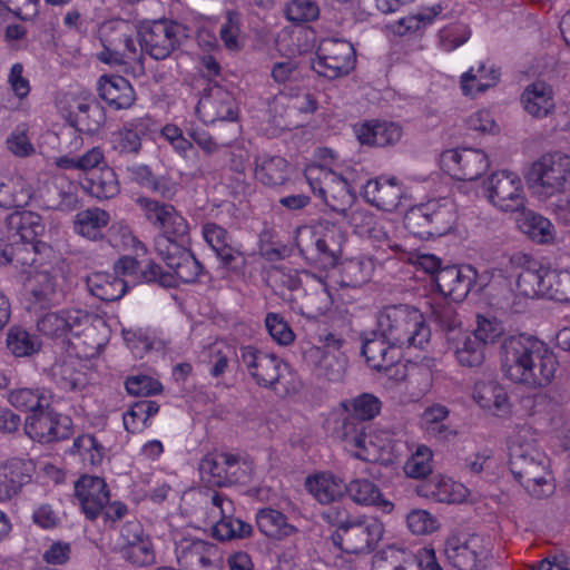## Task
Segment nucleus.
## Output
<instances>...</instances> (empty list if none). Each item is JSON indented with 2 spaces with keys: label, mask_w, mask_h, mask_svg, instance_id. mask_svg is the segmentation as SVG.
Segmentation results:
<instances>
[{
  "label": "nucleus",
  "mask_w": 570,
  "mask_h": 570,
  "mask_svg": "<svg viewBox=\"0 0 570 570\" xmlns=\"http://www.w3.org/2000/svg\"><path fill=\"white\" fill-rule=\"evenodd\" d=\"M509 466L514 479L532 497L541 499L553 492L549 458L538 448L535 433L530 425L517 426L511 435Z\"/></svg>",
  "instance_id": "nucleus-1"
},
{
  "label": "nucleus",
  "mask_w": 570,
  "mask_h": 570,
  "mask_svg": "<svg viewBox=\"0 0 570 570\" xmlns=\"http://www.w3.org/2000/svg\"><path fill=\"white\" fill-rule=\"evenodd\" d=\"M374 330L375 335L400 350H424L431 338V328L423 314L406 304L387 305L380 309Z\"/></svg>",
  "instance_id": "nucleus-2"
},
{
  "label": "nucleus",
  "mask_w": 570,
  "mask_h": 570,
  "mask_svg": "<svg viewBox=\"0 0 570 570\" xmlns=\"http://www.w3.org/2000/svg\"><path fill=\"white\" fill-rule=\"evenodd\" d=\"M322 515L325 521L336 527L332 541L346 553L371 552L384 533L383 523L376 518L351 515L340 505L331 507Z\"/></svg>",
  "instance_id": "nucleus-3"
},
{
  "label": "nucleus",
  "mask_w": 570,
  "mask_h": 570,
  "mask_svg": "<svg viewBox=\"0 0 570 570\" xmlns=\"http://www.w3.org/2000/svg\"><path fill=\"white\" fill-rule=\"evenodd\" d=\"M157 254L168 269L149 261L145 268V283H155L161 287H176L178 281L194 283L205 274L203 264L183 244L160 238L157 243Z\"/></svg>",
  "instance_id": "nucleus-4"
},
{
  "label": "nucleus",
  "mask_w": 570,
  "mask_h": 570,
  "mask_svg": "<svg viewBox=\"0 0 570 570\" xmlns=\"http://www.w3.org/2000/svg\"><path fill=\"white\" fill-rule=\"evenodd\" d=\"M527 178L530 188L539 196L561 193L570 178V156L560 151L542 155L532 164Z\"/></svg>",
  "instance_id": "nucleus-5"
},
{
  "label": "nucleus",
  "mask_w": 570,
  "mask_h": 570,
  "mask_svg": "<svg viewBox=\"0 0 570 570\" xmlns=\"http://www.w3.org/2000/svg\"><path fill=\"white\" fill-rule=\"evenodd\" d=\"M355 49L345 39L326 38L321 40L312 68L320 76L336 79L350 73L355 66Z\"/></svg>",
  "instance_id": "nucleus-6"
},
{
  "label": "nucleus",
  "mask_w": 570,
  "mask_h": 570,
  "mask_svg": "<svg viewBox=\"0 0 570 570\" xmlns=\"http://www.w3.org/2000/svg\"><path fill=\"white\" fill-rule=\"evenodd\" d=\"M238 361L261 387L275 390L287 364L276 354L253 345L239 347Z\"/></svg>",
  "instance_id": "nucleus-7"
},
{
  "label": "nucleus",
  "mask_w": 570,
  "mask_h": 570,
  "mask_svg": "<svg viewBox=\"0 0 570 570\" xmlns=\"http://www.w3.org/2000/svg\"><path fill=\"white\" fill-rule=\"evenodd\" d=\"M343 235L335 225H327L325 233L308 226L297 229L296 245L301 253H312L314 258L325 267H334L337 263Z\"/></svg>",
  "instance_id": "nucleus-8"
},
{
  "label": "nucleus",
  "mask_w": 570,
  "mask_h": 570,
  "mask_svg": "<svg viewBox=\"0 0 570 570\" xmlns=\"http://www.w3.org/2000/svg\"><path fill=\"white\" fill-rule=\"evenodd\" d=\"M448 561L458 570H480L484 567L488 550L478 534H451L444 543Z\"/></svg>",
  "instance_id": "nucleus-9"
},
{
  "label": "nucleus",
  "mask_w": 570,
  "mask_h": 570,
  "mask_svg": "<svg viewBox=\"0 0 570 570\" xmlns=\"http://www.w3.org/2000/svg\"><path fill=\"white\" fill-rule=\"evenodd\" d=\"M145 217L160 232L155 238V250L160 238L180 243L188 235L187 220L168 203L145 198Z\"/></svg>",
  "instance_id": "nucleus-10"
},
{
  "label": "nucleus",
  "mask_w": 570,
  "mask_h": 570,
  "mask_svg": "<svg viewBox=\"0 0 570 570\" xmlns=\"http://www.w3.org/2000/svg\"><path fill=\"white\" fill-rule=\"evenodd\" d=\"M489 200L502 212H517L524 207L521 178L507 170L494 173L485 183Z\"/></svg>",
  "instance_id": "nucleus-11"
},
{
  "label": "nucleus",
  "mask_w": 570,
  "mask_h": 570,
  "mask_svg": "<svg viewBox=\"0 0 570 570\" xmlns=\"http://www.w3.org/2000/svg\"><path fill=\"white\" fill-rule=\"evenodd\" d=\"M361 423L350 419L334 429V434L354 456L363 461H376L387 440H374Z\"/></svg>",
  "instance_id": "nucleus-12"
},
{
  "label": "nucleus",
  "mask_w": 570,
  "mask_h": 570,
  "mask_svg": "<svg viewBox=\"0 0 570 570\" xmlns=\"http://www.w3.org/2000/svg\"><path fill=\"white\" fill-rule=\"evenodd\" d=\"M441 166L459 180H475L484 174L489 166L487 154L481 149H449L441 154Z\"/></svg>",
  "instance_id": "nucleus-13"
},
{
  "label": "nucleus",
  "mask_w": 570,
  "mask_h": 570,
  "mask_svg": "<svg viewBox=\"0 0 570 570\" xmlns=\"http://www.w3.org/2000/svg\"><path fill=\"white\" fill-rule=\"evenodd\" d=\"M24 431L30 439L40 443L65 440L71 434V420L56 413L49 405L47 409L28 414Z\"/></svg>",
  "instance_id": "nucleus-14"
},
{
  "label": "nucleus",
  "mask_w": 570,
  "mask_h": 570,
  "mask_svg": "<svg viewBox=\"0 0 570 570\" xmlns=\"http://www.w3.org/2000/svg\"><path fill=\"white\" fill-rule=\"evenodd\" d=\"M196 114L207 125L216 121H233L237 118L233 96L216 82H207L203 88L196 106Z\"/></svg>",
  "instance_id": "nucleus-15"
},
{
  "label": "nucleus",
  "mask_w": 570,
  "mask_h": 570,
  "mask_svg": "<svg viewBox=\"0 0 570 570\" xmlns=\"http://www.w3.org/2000/svg\"><path fill=\"white\" fill-rule=\"evenodd\" d=\"M185 37L184 27L170 20L145 22V52L156 60L165 59Z\"/></svg>",
  "instance_id": "nucleus-16"
},
{
  "label": "nucleus",
  "mask_w": 570,
  "mask_h": 570,
  "mask_svg": "<svg viewBox=\"0 0 570 570\" xmlns=\"http://www.w3.org/2000/svg\"><path fill=\"white\" fill-rule=\"evenodd\" d=\"M535 337L520 334L505 337L500 347L501 370L503 375L515 384H522L527 363Z\"/></svg>",
  "instance_id": "nucleus-17"
},
{
  "label": "nucleus",
  "mask_w": 570,
  "mask_h": 570,
  "mask_svg": "<svg viewBox=\"0 0 570 570\" xmlns=\"http://www.w3.org/2000/svg\"><path fill=\"white\" fill-rule=\"evenodd\" d=\"M178 563L189 570H219L220 556L216 544L196 539L183 538L176 543Z\"/></svg>",
  "instance_id": "nucleus-18"
},
{
  "label": "nucleus",
  "mask_w": 570,
  "mask_h": 570,
  "mask_svg": "<svg viewBox=\"0 0 570 570\" xmlns=\"http://www.w3.org/2000/svg\"><path fill=\"white\" fill-rule=\"evenodd\" d=\"M90 315L79 308L60 309L48 312L37 321L38 331L47 337H66L68 334L73 336L88 326Z\"/></svg>",
  "instance_id": "nucleus-19"
},
{
  "label": "nucleus",
  "mask_w": 570,
  "mask_h": 570,
  "mask_svg": "<svg viewBox=\"0 0 570 570\" xmlns=\"http://www.w3.org/2000/svg\"><path fill=\"white\" fill-rule=\"evenodd\" d=\"M557 367L558 361L553 352L546 343L535 338L521 385L529 389L544 387L551 383Z\"/></svg>",
  "instance_id": "nucleus-20"
},
{
  "label": "nucleus",
  "mask_w": 570,
  "mask_h": 570,
  "mask_svg": "<svg viewBox=\"0 0 570 570\" xmlns=\"http://www.w3.org/2000/svg\"><path fill=\"white\" fill-rule=\"evenodd\" d=\"M202 234L224 268L236 272L244 267L245 258L242 252L233 246L232 236L224 227L216 223H206L203 225Z\"/></svg>",
  "instance_id": "nucleus-21"
},
{
  "label": "nucleus",
  "mask_w": 570,
  "mask_h": 570,
  "mask_svg": "<svg viewBox=\"0 0 570 570\" xmlns=\"http://www.w3.org/2000/svg\"><path fill=\"white\" fill-rule=\"evenodd\" d=\"M476 275V269L471 265L446 266L438 272L435 284L442 295L454 302H461L471 291Z\"/></svg>",
  "instance_id": "nucleus-22"
},
{
  "label": "nucleus",
  "mask_w": 570,
  "mask_h": 570,
  "mask_svg": "<svg viewBox=\"0 0 570 570\" xmlns=\"http://www.w3.org/2000/svg\"><path fill=\"white\" fill-rule=\"evenodd\" d=\"M46 225L42 217L33 212L16 210L6 219V234L0 233V242H41Z\"/></svg>",
  "instance_id": "nucleus-23"
},
{
  "label": "nucleus",
  "mask_w": 570,
  "mask_h": 570,
  "mask_svg": "<svg viewBox=\"0 0 570 570\" xmlns=\"http://www.w3.org/2000/svg\"><path fill=\"white\" fill-rule=\"evenodd\" d=\"M76 498L88 519H96L109 502V490L105 480L95 475H82L75 484Z\"/></svg>",
  "instance_id": "nucleus-24"
},
{
  "label": "nucleus",
  "mask_w": 570,
  "mask_h": 570,
  "mask_svg": "<svg viewBox=\"0 0 570 570\" xmlns=\"http://www.w3.org/2000/svg\"><path fill=\"white\" fill-rule=\"evenodd\" d=\"M8 245L3 249V257L16 267H20L23 273H37V268L41 266L42 256L51 253V247L45 242H7Z\"/></svg>",
  "instance_id": "nucleus-25"
},
{
  "label": "nucleus",
  "mask_w": 570,
  "mask_h": 570,
  "mask_svg": "<svg viewBox=\"0 0 570 570\" xmlns=\"http://www.w3.org/2000/svg\"><path fill=\"white\" fill-rule=\"evenodd\" d=\"M362 189L366 202L385 212L397 209L403 195V188L394 177L366 179Z\"/></svg>",
  "instance_id": "nucleus-26"
},
{
  "label": "nucleus",
  "mask_w": 570,
  "mask_h": 570,
  "mask_svg": "<svg viewBox=\"0 0 570 570\" xmlns=\"http://www.w3.org/2000/svg\"><path fill=\"white\" fill-rule=\"evenodd\" d=\"M354 132L361 145L385 147L396 144L402 135V127L392 121L371 120L354 126Z\"/></svg>",
  "instance_id": "nucleus-27"
},
{
  "label": "nucleus",
  "mask_w": 570,
  "mask_h": 570,
  "mask_svg": "<svg viewBox=\"0 0 570 570\" xmlns=\"http://www.w3.org/2000/svg\"><path fill=\"white\" fill-rule=\"evenodd\" d=\"M308 358L313 363V372L317 379L332 383L343 381L347 357L342 351L309 350Z\"/></svg>",
  "instance_id": "nucleus-28"
},
{
  "label": "nucleus",
  "mask_w": 570,
  "mask_h": 570,
  "mask_svg": "<svg viewBox=\"0 0 570 570\" xmlns=\"http://www.w3.org/2000/svg\"><path fill=\"white\" fill-rule=\"evenodd\" d=\"M520 101L523 109L537 119L550 116L556 109L552 87L540 80L531 82L524 88Z\"/></svg>",
  "instance_id": "nucleus-29"
},
{
  "label": "nucleus",
  "mask_w": 570,
  "mask_h": 570,
  "mask_svg": "<svg viewBox=\"0 0 570 570\" xmlns=\"http://www.w3.org/2000/svg\"><path fill=\"white\" fill-rule=\"evenodd\" d=\"M313 173L314 170L312 169L306 174L313 193L318 195L333 212L346 216L347 207L354 202L356 193L347 186L338 184L337 179L334 183L325 180L327 185L325 188L322 186L320 178L313 177Z\"/></svg>",
  "instance_id": "nucleus-30"
},
{
  "label": "nucleus",
  "mask_w": 570,
  "mask_h": 570,
  "mask_svg": "<svg viewBox=\"0 0 570 570\" xmlns=\"http://www.w3.org/2000/svg\"><path fill=\"white\" fill-rule=\"evenodd\" d=\"M97 90L99 97L116 110L129 108L136 99L130 82L118 75H102L97 82Z\"/></svg>",
  "instance_id": "nucleus-31"
},
{
  "label": "nucleus",
  "mask_w": 570,
  "mask_h": 570,
  "mask_svg": "<svg viewBox=\"0 0 570 570\" xmlns=\"http://www.w3.org/2000/svg\"><path fill=\"white\" fill-rule=\"evenodd\" d=\"M362 355L370 367L376 371H389L400 358V348L387 344L382 337L375 335V330L366 336L362 344Z\"/></svg>",
  "instance_id": "nucleus-32"
},
{
  "label": "nucleus",
  "mask_w": 570,
  "mask_h": 570,
  "mask_svg": "<svg viewBox=\"0 0 570 570\" xmlns=\"http://www.w3.org/2000/svg\"><path fill=\"white\" fill-rule=\"evenodd\" d=\"M305 487L321 504L335 503L346 494L344 480L332 472H321L308 476Z\"/></svg>",
  "instance_id": "nucleus-33"
},
{
  "label": "nucleus",
  "mask_w": 570,
  "mask_h": 570,
  "mask_svg": "<svg viewBox=\"0 0 570 570\" xmlns=\"http://www.w3.org/2000/svg\"><path fill=\"white\" fill-rule=\"evenodd\" d=\"M31 480L29 465L18 459L0 464V503L17 497Z\"/></svg>",
  "instance_id": "nucleus-34"
},
{
  "label": "nucleus",
  "mask_w": 570,
  "mask_h": 570,
  "mask_svg": "<svg viewBox=\"0 0 570 570\" xmlns=\"http://www.w3.org/2000/svg\"><path fill=\"white\" fill-rule=\"evenodd\" d=\"M117 29L120 31L119 43L114 45L104 42V49L97 53V58L107 65H121L125 58H134L136 55V43L142 48V35L137 30L136 37L127 33L129 24L125 21L117 22Z\"/></svg>",
  "instance_id": "nucleus-35"
},
{
  "label": "nucleus",
  "mask_w": 570,
  "mask_h": 570,
  "mask_svg": "<svg viewBox=\"0 0 570 570\" xmlns=\"http://www.w3.org/2000/svg\"><path fill=\"white\" fill-rule=\"evenodd\" d=\"M473 400L494 415L504 416L510 413L511 405L508 393L497 381L476 382L473 389Z\"/></svg>",
  "instance_id": "nucleus-36"
},
{
  "label": "nucleus",
  "mask_w": 570,
  "mask_h": 570,
  "mask_svg": "<svg viewBox=\"0 0 570 570\" xmlns=\"http://www.w3.org/2000/svg\"><path fill=\"white\" fill-rule=\"evenodd\" d=\"M421 551H412L395 546H387L377 551L372 559V570H419Z\"/></svg>",
  "instance_id": "nucleus-37"
},
{
  "label": "nucleus",
  "mask_w": 570,
  "mask_h": 570,
  "mask_svg": "<svg viewBox=\"0 0 570 570\" xmlns=\"http://www.w3.org/2000/svg\"><path fill=\"white\" fill-rule=\"evenodd\" d=\"M79 185L85 193L99 200L112 198L120 190L117 175L109 166L88 173Z\"/></svg>",
  "instance_id": "nucleus-38"
},
{
  "label": "nucleus",
  "mask_w": 570,
  "mask_h": 570,
  "mask_svg": "<svg viewBox=\"0 0 570 570\" xmlns=\"http://www.w3.org/2000/svg\"><path fill=\"white\" fill-rule=\"evenodd\" d=\"M346 494L358 505H373L384 513L393 511L394 504L383 498L381 489L367 479H354L345 483Z\"/></svg>",
  "instance_id": "nucleus-39"
},
{
  "label": "nucleus",
  "mask_w": 570,
  "mask_h": 570,
  "mask_svg": "<svg viewBox=\"0 0 570 570\" xmlns=\"http://www.w3.org/2000/svg\"><path fill=\"white\" fill-rule=\"evenodd\" d=\"M72 116L78 131L90 135L98 132L106 122L105 109L94 98L76 100Z\"/></svg>",
  "instance_id": "nucleus-40"
},
{
  "label": "nucleus",
  "mask_w": 570,
  "mask_h": 570,
  "mask_svg": "<svg viewBox=\"0 0 570 570\" xmlns=\"http://www.w3.org/2000/svg\"><path fill=\"white\" fill-rule=\"evenodd\" d=\"M345 414L342 416L336 425L344 423L350 419H354L364 428H370L368 421L373 420L382 407V402L379 397L370 393H362L351 400L342 402Z\"/></svg>",
  "instance_id": "nucleus-41"
},
{
  "label": "nucleus",
  "mask_w": 570,
  "mask_h": 570,
  "mask_svg": "<svg viewBox=\"0 0 570 570\" xmlns=\"http://www.w3.org/2000/svg\"><path fill=\"white\" fill-rule=\"evenodd\" d=\"M462 491V484H456L452 479L442 475H434L416 488L420 497L442 503L459 502L463 497Z\"/></svg>",
  "instance_id": "nucleus-42"
},
{
  "label": "nucleus",
  "mask_w": 570,
  "mask_h": 570,
  "mask_svg": "<svg viewBox=\"0 0 570 570\" xmlns=\"http://www.w3.org/2000/svg\"><path fill=\"white\" fill-rule=\"evenodd\" d=\"M86 285L92 296L104 302H114L124 296L127 282L115 274L97 272L86 278Z\"/></svg>",
  "instance_id": "nucleus-43"
},
{
  "label": "nucleus",
  "mask_w": 570,
  "mask_h": 570,
  "mask_svg": "<svg viewBox=\"0 0 570 570\" xmlns=\"http://www.w3.org/2000/svg\"><path fill=\"white\" fill-rule=\"evenodd\" d=\"M458 363L464 367H479L485 361V347L475 335L459 333L451 343Z\"/></svg>",
  "instance_id": "nucleus-44"
},
{
  "label": "nucleus",
  "mask_w": 570,
  "mask_h": 570,
  "mask_svg": "<svg viewBox=\"0 0 570 570\" xmlns=\"http://www.w3.org/2000/svg\"><path fill=\"white\" fill-rule=\"evenodd\" d=\"M374 268V261L367 256L345 259L340 265L336 283L341 287H358L370 281Z\"/></svg>",
  "instance_id": "nucleus-45"
},
{
  "label": "nucleus",
  "mask_w": 570,
  "mask_h": 570,
  "mask_svg": "<svg viewBox=\"0 0 570 570\" xmlns=\"http://www.w3.org/2000/svg\"><path fill=\"white\" fill-rule=\"evenodd\" d=\"M255 177L263 185L276 187L284 185L289 176L286 159L279 156H258L255 159Z\"/></svg>",
  "instance_id": "nucleus-46"
},
{
  "label": "nucleus",
  "mask_w": 570,
  "mask_h": 570,
  "mask_svg": "<svg viewBox=\"0 0 570 570\" xmlns=\"http://www.w3.org/2000/svg\"><path fill=\"white\" fill-rule=\"evenodd\" d=\"M430 237L442 236L451 230L455 222L454 205L446 198L431 199L425 203Z\"/></svg>",
  "instance_id": "nucleus-47"
},
{
  "label": "nucleus",
  "mask_w": 570,
  "mask_h": 570,
  "mask_svg": "<svg viewBox=\"0 0 570 570\" xmlns=\"http://www.w3.org/2000/svg\"><path fill=\"white\" fill-rule=\"evenodd\" d=\"M51 399V392L45 387H21L9 394L10 404L29 414L47 409Z\"/></svg>",
  "instance_id": "nucleus-48"
},
{
  "label": "nucleus",
  "mask_w": 570,
  "mask_h": 570,
  "mask_svg": "<svg viewBox=\"0 0 570 570\" xmlns=\"http://www.w3.org/2000/svg\"><path fill=\"white\" fill-rule=\"evenodd\" d=\"M109 222L110 215L105 209L88 208L76 215L75 230L85 238L97 240L102 237V230Z\"/></svg>",
  "instance_id": "nucleus-49"
},
{
  "label": "nucleus",
  "mask_w": 570,
  "mask_h": 570,
  "mask_svg": "<svg viewBox=\"0 0 570 570\" xmlns=\"http://www.w3.org/2000/svg\"><path fill=\"white\" fill-rule=\"evenodd\" d=\"M256 524L265 535L282 540L296 532V528L287 523V518L278 510L261 509L256 514Z\"/></svg>",
  "instance_id": "nucleus-50"
},
{
  "label": "nucleus",
  "mask_w": 570,
  "mask_h": 570,
  "mask_svg": "<svg viewBox=\"0 0 570 570\" xmlns=\"http://www.w3.org/2000/svg\"><path fill=\"white\" fill-rule=\"evenodd\" d=\"M33 197V190L21 176L0 183V205L2 207H23Z\"/></svg>",
  "instance_id": "nucleus-51"
},
{
  "label": "nucleus",
  "mask_w": 570,
  "mask_h": 570,
  "mask_svg": "<svg viewBox=\"0 0 570 570\" xmlns=\"http://www.w3.org/2000/svg\"><path fill=\"white\" fill-rule=\"evenodd\" d=\"M520 228L538 244H552L557 236L554 225L548 218L534 212L524 214L520 222Z\"/></svg>",
  "instance_id": "nucleus-52"
},
{
  "label": "nucleus",
  "mask_w": 570,
  "mask_h": 570,
  "mask_svg": "<svg viewBox=\"0 0 570 570\" xmlns=\"http://www.w3.org/2000/svg\"><path fill=\"white\" fill-rule=\"evenodd\" d=\"M142 121L136 119L127 122L114 135L112 146L124 156H135L141 148Z\"/></svg>",
  "instance_id": "nucleus-53"
},
{
  "label": "nucleus",
  "mask_w": 570,
  "mask_h": 570,
  "mask_svg": "<svg viewBox=\"0 0 570 570\" xmlns=\"http://www.w3.org/2000/svg\"><path fill=\"white\" fill-rule=\"evenodd\" d=\"M7 347L16 357H27L40 350L41 341L22 327L12 326L7 334Z\"/></svg>",
  "instance_id": "nucleus-54"
},
{
  "label": "nucleus",
  "mask_w": 570,
  "mask_h": 570,
  "mask_svg": "<svg viewBox=\"0 0 570 570\" xmlns=\"http://www.w3.org/2000/svg\"><path fill=\"white\" fill-rule=\"evenodd\" d=\"M121 554L131 563H138L142 556V525L139 521H128L121 529Z\"/></svg>",
  "instance_id": "nucleus-55"
},
{
  "label": "nucleus",
  "mask_w": 570,
  "mask_h": 570,
  "mask_svg": "<svg viewBox=\"0 0 570 570\" xmlns=\"http://www.w3.org/2000/svg\"><path fill=\"white\" fill-rule=\"evenodd\" d=\"M499 80L498 70L491 68L485 69L484 63H481L478 69L471 67L461 77V89L465 96L474 97L473 86L470 82H478L476 91H485L494 86Z\"/></svg>",
  "instance_id": "nucleus-56"
},
{
  "label": "nucleus",
  "mask_w": 570,
  "mask_h": 570,
  "mask_svg": "<svg viewBox=\"0 0 570 570\" xmlns=\"http://www.w3.org/2000/svg\"><path fill=\"white\" fill-rule=\"evenodd\" d=\"M31 282V297L35 305L45 308L56 302V283L47 271L35 273Z\"/></svg>",
  "instance_id": "nucleus-57"
},
{
  "label": "nucleus",
  "mask_w": 570,
  "mask_h": 570,
  "mask_svg": "<svg viewBox=\"0 0 570 570\" xmlns=\"http://www.w3.org/2000/svg\"><path fill=\"white\" fill-rule=\"evenodd\" d=\"M228 460H230L228 452L208 454L200 462V472L208 474V481L214 485L226 487Z\"/></svg>",
  "instance_id": "nucleus-58"
},
{
  "label": "nucleus",
  "mask_w": 570,
  "mask_h": 570,
  "mask_svg": "<svg viewBox=\"0 0 570 570\" xmlns=\"http://www.w3.org/2000/svg\"><path fill=\"white\" fill-rule=\"evenodd\" d=\"M544 297L570 303V272L546 271Z\"/></svg>",
  "instance_id": "nucleus-59"
},
{
  "label": "nucleus",
  "mask_w": 570,
  "mask_h": 570,
  "mask_svg": "<svg viewBox=\"0 0 570 570\" xmlns=\"http://www.w3.org/2000/svg\"><path fill=\"white\" fill-rule=\"evenodd\" d=\"M517 289L525 297L544 296L546 271L523 269L517 278Z\"/></svg>",
  "instance_id": "nucleus-60"
},
{
  "label": "nucleus",
  "mask_w": 570,
  "mask_h": 570,
  "mask_svg": "<svg viewBox=\"0 0 570 570\" xmlns=\"http://www.w3.org/2000/svg\"><path fill=\"white\" fill-rule=\"evenodd\" d=\"M240 26V13L236 10H227L219 29V37L228 50L237 51L242 48L239 40Z\"/></svg>",
  "instance_id": "nucleus-61"
},
{
  "label": "nucleus",
  "mask_w": 570,
  "mask_h": 570,
  "mask_svg": "<svg viewBox=\"0 0 570 570\" xmlns=\"http://www.w3.org/2000/svg\"><path fill=\"white\" fill-rule=\"evenodd\" d=\"M432 451L428 446H417L404 464L405 474L412 479H425L432 473Z\"/></svg>",
  "instance_id": "nucleus-62"
},
{
  "label": "nucleus",
  "mask_w": 570,
  "mask_h": 570,
  "mask_svg": "<svg viewBox=\"0 0 570 570\" xmlns=\"http://www.w3.org/2000/svg\"><path fill=\"white\" fill-rule=\"evenodd\" d=\"M268 282L278 295H284V291H295L302 285L299 272L294 268L278 266L268 273Z\"/></svg>",
  "instance_id": "nucleus-63"
},
{
  "label": "nucleus",
  "mask_w": 570,
  "mask_h": 570,
  "mask_svg": "<svg viewBox=\"0 0 570 570\" xmlns=\"http://www.w3.org/2000/svg\"><path fill=\"white\" fill-rule=\"evenodd\" d=\"M471 36L470 28L461 22L449 24L439 31V45L444 51H453L465 43Z\"/></svg>",
  "instance_id": "nucleus-64"
}]
</instances>
